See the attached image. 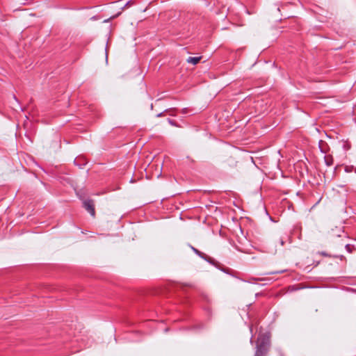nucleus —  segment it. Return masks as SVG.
Here are the masks:
<instances>
[{
    "mask_svg": "<svg viewBox=\"0 0 356 356\" xmlns=\"http://www.w3.org/2000/svg\"><path fill=\"white\" fill-rule=\"evenodd\" d=\"M344 232L341 227H336L335 229H333L331 230L330 234L331 237H341L342 234H343Z\"/></svg>",
    "mask_w": 356,
    "mask_h": 356,
    "instance_id": "7ed1b4c3",
    "label": "nucleus"
},
{
    "mask_svg": "<svg viewBox=\"0 0 356 356\" xmlns=\"http://www.w3.org/2000/svg\"><path fill=\"white\" fill-rule=\"evenodd\" d=\"M83 207L86 209V210L90 213V214L92 216H95V205L94 202L91 200H86L83 201Z\"/></svg>",
    "mask_w": 356,
    "mask_h": 356,
    "instance_id": "f03ea898",
    "label": "nucleus"
},
{
    "mask_svg": "<svg viewBox=\"0 0 356 356\" xmlns=\"http://www.w3.org/2000/svg\"><path fill=\"white\" fill-rule=\"evenodd\" d=\"M13 99H14L17 102H18L17 99L16 98V97H15V95H13Z\"/></svg>",
    "mask_w": 356,
    "mask_h": 356,
    "instance_id": "6e6552de",
    "label": "nucleus"
},
{
    "mask_svg": "<svg viewBox=\"0 0 356 356\" xmlns=\"http://www.w3.org/2000/svg\"><path fill=\"white\" fill-rule=\"evenodd\" d=\"M191 248H192V250H193V252H194L196 254H197V255H199V256H201V254H202V252H200L198 250H197L196 248H193V247H191Z\"/></svg>",
    "mask_w": 356,
    "mask_h": 356,
    "instance_id": "39448f33",
    "label": "nucleus"
},
{
    "mask_svg": "<svg viewBox=\"0 0 356 356\" xmlns=\"http://www.w3.org/2000/svg\"><path fill=\"white\" fill-rule=\"evenodd\" d=\"M269 343L266 340L259 341L256 347V351L254 356H266L269 350Z\"/></svg>",
    "mask_w": 356,
    "mask_h": 356,
    "instance_id": "f257e3e1",
    "label": "nucleus"
},
{
    "mask_svg": "<svg viewBox=\"0 0 356 356\" xmlns=\"http://www.w3.org/2000/svg\"><path fill=\"white\" fill-rule=\"evenodd\" d=\"M201 59V56L199 57H188L186 60L187 63L193 65H196L199 63Z\"/></svg>",
    "mask_w": 356,
    "mask_h": 356,
    "instance_id": "20e7f679",
    "label": "nucleus"
},
{
    "mask_svg": "<svg viewBox=\"0 0 356 356\" xmlns=\"http://www.w3.org/2000/svg\"><path fill=\"white\" fill-rule=\"evenodd\" d=\"M280 243L281 245H284V242L282 238L280 239Z\"/></svg>",
    "mask_w": 356,
    "mask_h": 356,
    "instance_id": "423d86ee",
    "label": "nucleus"
},
{
    "mask_svg": "<svg viewBox=\"0 0 356 356\" xmlns=\"http://www.w3.org/2000/svg\"><path fill=\"white\" fill-rule=\"evenodd\" d=\"M131 1H129L126 3V5H125V6H124V7H127V6H129V4L131 3Z\"/></svg>",
    "mask_w": 356,
    "mask_h": 356,
    "instance_id": "0eeeda50",
    "label": "nucleus"
}]
</instances>
